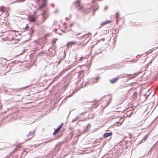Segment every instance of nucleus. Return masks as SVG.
<instances>
[{"label":"nucleus","mask_w":158,"mask_h":158,"mask_svg":"<svg viewBox=\"0 0 158 158\" xmlns=\"http://www.w3.org/2000/svg\"><path fill=\"white\" fill-rule=\"evenodd\" d=\"M74 3L76 8L78 9H81L82 8V7L80 5V0H77L74 2Z\"/></svg>","instance_id":"nucleus-6"},{"label":"nucleus","mask_w":158,"mask_h":158,"mask_svg":"<svg viewBox=\"0 0 158 158\" xmlns=\"http://www.w3.org/2000/svg\"><path fill=\"white\" fill-rule=\"evenodd\" d=\"M61 62V61H60H60L58 62V64H59Z\"/></svg>","instance_id":"nucleus-26"},{"label":"nucleus","mask_w":158,"mask_h":158,"mask_svg":"<svg viewBox=\"0 0 158 158\" xmlns=\"http://www.w3.org/2000/svg\"><path fill=\"white\" fill-rule=\"evenodd\" d=\"M139 73H135L133 74L132 75H129V78L130 79H131L133 78H134L136 76H137L138 74Z\"/></svg>","instance_id":"nucleus-9"},{"label":"nucleus","mask_w":158,"mask_h":158,"mask_svg":"<svg viewBox=\"0 0 158 158\" xmlns=\"http://www.w3.org/2000/svg\"><path fill=\"white\" fill-rule=\"evenodd\" d=\"M102 41L104 40L105 39L104 38H102L101 39Z\"/></svg>","instance_id":"nucleus-25"},{"label":"nucleus","mask_w":158,"mask_h":158,"mask_svg":"<svg viewBox=\"0 0 158 158\" xmlns=\"http://www.w3.org/2000/svg\"><path fill=\"white\" fill-rule=\"evenodd\" d=\"M98 104H96L94 105H92V107L96 108V107H98Z\"/></svg>","instance_id":"nucleus-18"},{"label":"nucleus","mask_w":158,"mask_h":158,"mask_svg":"<svg viewBox=\"0 0 158 158\" xmlns=\"http://www.w3.org/2000/svg\"><path fill=\"white\" fill-rule=\"evenodd\" d=\"M0 12H2V16L4 18L7 17L9 16V14L8 11L3 7L0 8ZM0 15L1 14H0Z\"/></svg>","instance_id":"nucleus-2"},{"label":"nucleus","mask_w":158,"mask_h":158,"mask_svg":"<svg viewBox=\"0 0 158 158\" xmlns=\"http://www.w3.org/2000/svg\"><path fill=\"white\" fill-rule=\"evenodd\" d=\"M47 0H44V2L42 4L44 5V6L45 7L47 4Z\"/></svg>","instance_id":"nucleus-16"},{"label":"nucleus","mask_w":158,"mask_h":158,"mask_svg":"<svg viewBox=\"0 0 158 158\" xmlns=\"http://www.w3.org/2000/svg\"><path fill=\"white\" fill-rule=\"evenodd\" d=\"M73 25V23H71L70 24V27H72Z\"/></svg>","instance_id":"nucleus-24"},{"label":"nucleus","mask_w":158,"mask_h":158,"mask_svg":"<svg viewBox=\"0 0 158 158\" xmlns=\"http://www.w3.org/2000/svg\"><path fill=\"white\" fill-rule=\"evenodd\" d=\"M45 6H44V5H43L42 4V5H40L39 6V7L38 8L39 10H40L41 9L43 8Z\"/></svg>","instance_id":"nucleus-17"},{"label":"nucleus","mask_w":158,"mask_h":158,"mask_svg":"<svg viewBox=\"0 0 158 158\" xmlns=\"http://www.w3.org/2000/svg\"><path fill=\"white\" fill-rule=\"evenodd\" d=\"M119 14L118 13H117L115 15V17L117 19V20H118V18L119 17Z\"/></svg>","instance_id":"nucleus-22"},{"label":"nucleus","mask_w":158,"mask_h":158,"mask_svg":"<svg viewBox=\"0 0 158 158\" xmlns=\"http://www.w3.org/2000/svg\"><path fill=\"white\" fill-rule=\"evenodd\" d=\"M10 29V26L8 25L2 20H0V31L2 32H5L9 31Z\"/></svg>","instance_id":"nucleus-1"},{"label":"nucleus","mask_w":158,"mask_h":158,"mask_svg":"<svg viewBox=\"0 0 158 158\" xmlns=\"http://www.w3.org/2000/svg\"><path fill=\"white\" fill-rule=\"evenodd\" d=\"M118 118L119 121H116L114 123L115 125L117 126H120L124 121V119L123 117H118Z\"/></svg>","instance_id":"nucleus-5"},{"label":"nucleus","mask_w":158,"mask_h":158,"mask_svg":"<svg viewBox=\"0 0 158 158\" xmlns=\"http://www.w3.org/2000/svg\"><path fill=\"white\" fill-rule=\"evenodd\" d=\"M63 60V59H62V58H61V59H60V61H61Z\"/></svg>","instance_id":"nucleus-28"},{"label":"nucleus","mask_w":158,"mask_h":158,"mask_svg":"<svg viewBox=\"0 0 158 158\" xmlns=\"http://www.w3.org/2000/svg\"><path fill=\"white\" fill-rule=\"evenodd\" d=\"M89 9H85L83 10V11L85 13H88L89 12Z\"/></svg>","instance_id":"nucleus-15"},{"label":"nucleus","mask_w":158,"mask_h":158,"mask_svg":"<svg viewBox=\"0 0 158 158\" xmlns=\"http://www.w3.org/2000/svg\"><path fill=\"white\" fill-rule=\"evenodd\" d=\"M35 132L34 131H30L26 135V138L24 140L26 141L31 139L34 135Z\"/></svg>","instance_id":"nucleus-3"},{"label":"nucleus","mask_w":158,"mask_h":158,"mask_svg":"<svg viewBox=\"0 0 158 158\" xmlns=\"http://www.w3.org/2000/svg\"><path fill=\"white\" fill-rule=\"evenodd\" d=\"M119 78V77H117L114 78L110 80V81L111 83H114L116 82Z\"/></svg>","instance_id":"nucleus-13"},{"label":"nucleus","mask_w":158,"mask_h":158,"mask_svg":"<svg viewBox=\"0 0 158 158\" xmlns=\"http://www.w3.org/2000/svg\"><path fill=\"white\" fill-rule=\"evenodd\" d=\"M50 142V141H48V142H46V143H47V142Z\"/></svg>","instance_id":"nucleus-31"},{"label":"nucleus","mask_w":158,"mask_h":158,"mask_svg":"<svg viewBox=\"0 0 158 158\" xmlns=\"http://www.w3.org/2000/svg\"><path fill=\"white\" fill-rule=\"evenodd\" d=\"M28 28H29V27L28 24H27L26 26H25L24 27H23V29H26Z\"/></svg>","instance_id":"nucleus-20"},{"label":"nucleus","mask_w":158,"mask_h":158,"mask_svg":"<svg viewBox=\"0 0 158 158\" xmlns=\"http://www.w3.org/2000/svg\"><path fill=\"white\" fill-rule=\"evenodd\" d=\"M77 44V42H69L67 44V46L68 48H69L70 47L74 45H76Z\"/></svg>","instance_id":"nucleus-8"},{"label":"nucleus","mask_w":158,"mask_h":158,"mask_svg":"<svg viewBox=\"0 0 158 158\" xmlns=\"http://www.w3.org/2000/svg\"><path fill=\"white\" fill-rule=\"evenodd\" d=\"M56 40H57L56 39H53V40H52V44H54L56 43Z\"/></svg>","instance_id":"nucleus-19"},{"label":"nucleus","mask_w":158,"mask_h":158,"mask_svg":"<svg viewBox=\"0 0 158 158\" xmlns=\"http://www.w3.org/2000/svg\"><path fill=\"white\" fill-rule=\"evenodd\" d=\"M21 148V146L20 145H18L17 146V148H17Z\"/></svg>","instance_id":"nucleus-23"},{"label":"nucleus","mask_w":158,"mask_h":158,"mask_svg":"<svg viewBox=\"0 0 158 158\" xmlns=\"http://www.w3.org/2000/svg\"><path fill=\"white\" fill-rule=\"evenodd\" d=\"M95 114L94 113V114H93V117H92V118H94V115H95Z\"/></svg>","instance_id":"nucleus-27"},{"label":"nucleus","mask_w":158,"mask_h":158,"mask_svg":"<svg viewBox=\"0 0 158 158\" xmlns=\"http://www.w3.org/2000/svg\"><path fill=\"white\" fill-rule=\"evenodd\" d=\"M36 17L34 15H32L29 16L28 18V20L31 22H34L36 19Z\"/></svg>","instance_id":"nucleus-7"},{"label":"nucleus","mask_w":158,"mask_h":158,"mask_svg":"<svg viewBox=\"0 0 158 158\" xmlns=\"http://www.w3.org/2000/svg\"><path fill=\"white\" fill-rule=\"evenodd\" d=\"M90 38H89L87 41H85V40L83 38L80 40V41L77 42V44L79 45H82V46H85L88 43V42Z\"/></svg>","instance_id":"nucleus-4"},{"label":"nucleus","mask_w":158,"mask_h":158,"mask_svg":"<svg viewBox=\"0 0 158 158\" xmlns=\"http://www.w3.org/2000/svg\"><path fill=\"white\" fill-rule=\"evenodd\" d=\"M149 136V134H148L145 135L144 137V138L142 139L141 141V142H144L146 139Z\"/></svg>","instance_id":"nucleus-14"},{"label":"nucleus","mask_w":158,"mask_h":158,"mask_svg":"<svg viewBox=\"0 0 158 158\" xmlns=\"http://www.w3.org/2000/svg\"><path fill=\"white\" fill-rule=\"evenodd\" d=\"M112 135V133L111 132L110 133H105L103 135V137L105 138H106L109 136H111Z\"/></svg>","instance_id":"nucleus-12"},{"label":"nucleus","mask_w":158,"mask_h":158,"mask_svg":"<svg viewBox=\"0 0 158 158\" xmlns=\"http://www.w3.org/2000/svg\"><path fill=\"white\" fill-rule=\"evenodd\" d=\"M0 14H1V15H2V12H0Z\"/></svg>","instance_id":"nucleus-29"},{"label":"nucleus","mask_w":158,"mask_h":158,"mask_svg":"<svg viewBox=\"0 0 158 158\" xmlns=\"http://www.w3.org/2000/svg\"><path fill=\"white\" fill-rule=\"evenodd\" d=\"M87 36V35H85L84 36H85H85Z\"/></svg>","instance_id":"nucleus-30"},{"label":"nucleus","mask_w":158,"mask_h":158,"mask_svg":"<svg viewBox=\"0 0 158 158\" xmlns=\"http://www.w3.org/2000/svg\"><path fill=\"white\" fill-rule=\"evenodd\" d=\"M62 124L59 127H58L55 130L54 132L53 133V135H55L61 129L62 126Z\"/></svg>","instance_id":"nucleus-10"},{"label":"nucleus","mask_w":158,"mask_h":158,"mask_svg":"<svg viewBox=\"0 0 158 158\" xmlns=\"http://www.w3.org/2000/svg\"><path fill=\"white\" fill-rule=\"evenodd\" d=\"M47 18V16H45L44 14V15H43V19H44V21H45L46 20Z\"/></svg>","instance_id":"nucleus-21"},{"label":"nucleus","mask_w":158,"mask_h":158,"mask_svg":"<svg viewBox=\"0 0 158 158\" xmlns=\"http://www.w3.org/2000/svg\"><path fill=\"white\" fill-rule=\"evenodd\" d=\"M111 22V20H106V21H103L101 23V25L103 26L108 23H110Z\"/></svg>","instance_id":"nucleus-11"}]
</instances>
